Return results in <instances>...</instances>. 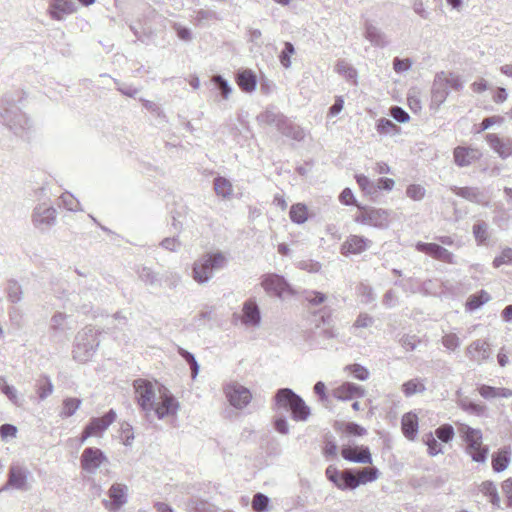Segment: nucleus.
I'll list each match as a JSON object with an SVG mask.
<instances>
[{
	"label": "nucleus",
	"instance_id": "obj_22",
	"mask_svg": "<svg viewBox=\"0 0 512 512\" xmlns=\"http://www.w3.org/2000/svg\"><path fill=\"white\" fill-rule=\"evenodd\" d=\"M449 95L448 87H447V80H446V73L440 72L437 73L432 85V91H431V103L432 105H436L439 107L441 104H443Z\"/></svg>",
	"mask_w": 512,
	"mask_h": 512
},
{
	"label": "nucleus",
	"instance_id": "obj_42",
	"mask_svg": "<svg viewBox=\"0 0 512 512\" xmlns=\"http://www.w3.org/2000/svg\"><path fill=\"white\" fill-rule=\"evenodd\" d=\"M426 390L425 384L419 378H414L402 384V392L406 397H411Z\"/></svg>",
	"mask_w": 512,
	"mask_h": 512
},
{
	"label": "nucleus",
	"instance_id": "obj_60",
	"mask_svg": "<svg viewBox=\"0 0 512 512\" xmlns=\"http://www.w3.org/2000/svg\"><path fill=\"white\" fill-rule=\"evenodd\" d=\"M61 201L63 206L69 211H78L80 210V203L76 200L72 194L66 192L61 195Z\"/></svg>",
	"mask_w": 512,
	"mask_h": 512
},
{
	"label": "nucleus",
	"instance_id": "obj_62",
	"mask_svg": "<svg viewBox=\"0 0 512 512\" xmlns=\"http://www.w3.org/2000/svg\"><path fill=\"white\" fill-rule=\"evenodd\" d=\"M390 115L399 123H406L410 120L409 114L400 106H392Z\"/></svg>",
	"mask_w": 512,
	"mask_h": 512
},
{
	"label": "nucleus",
	"instance_id": "obj_5",
	"mask_svg": "<svg viewBox=\"0 0 512 512\" xmlns=\"http://www.w3.org/2000/svg\"><path fill=\"white\" fill-rule=\"evenodd\" d=\"M459 433L465 442V451L474 462L485 463L489 455V447L484 445L483 435L480 429L463 424Z\"/></svg>",
	"mask_w": 512,
	"mask_h": 512
},
{
	"label": "nucleus",
	"instance_id": "obj_54",
	"mask_svg": "<svg viewBox=\"0 0 512 512\" xmlns=\"http://www.w3.org/2000/svg\"><path fill=\"white\" fill-rule=\"evenodd\" d=\"M454 435V428L450 424H443L435 430V436L444 443L450 442Z\"/></svg>",
	"mask_w": 512,
	"mask_h": 512
},
{
	"label": "nucleus",
	"instance_id": "obj_51",
	"mask_svg": "<svg viewBox=\"0 0 512 512\" xmlns=\"http://www.w3.org/2000/svg\"><path fill=\"white\" fill-rule=\"evenodd\" d=\"M214 189L217 195L224 198L229 197L232 193L231 183L224 177L218 176L214 179Z\"/></svg>",
	"mask_w": 512,
	"mask_h": 512
},
{
	"label": "nucleus",
	"instance_id": "obj_46",
	"mask_svg": "<svg viewBox=\"0 0 512 512\" xmlns=\"http://www.w3.org/2000/svg\"><path fill=\"white\" fill-rule=\"evenodd\" d=\"M82 401L79 398H66L63 401V407L60 412V417L68 418L75 414L79 409Z\"/></svg>",
	"mask_w": 512,
	"mask_h": 512
},
{
	"label": "nucleus",
	"instance_id": "obj_55",
	"mask_svg": "<svg viewBox=\"0 0 512 512\" xmlns=\"http://www.w3.org/2000/svg\"><path fill=\"white\" fill-rule=\"evenodd\" d=\"M346 370L349 371V373L357 380L365 381L369 378V371L366 367L354 363L346 366Z\"/></svg>",
	"mask_w": 512,
	"mask_h": 512
},
{
	"label": "nucleus",
	"instance_id": "obj_49",
	"mask_svg": "<svg viewBox=\"0 0 512 512\" xmlns=\"http://www.w3.org/2000/svg\"><path fill=\"white\" fill-rule=\"evenodd\" d=\"M473 235L477 245H484L488 239V225L484 221H477L473 225Z\"/></svg>",
	"mask_w": 512,
	"mask_h": 512
},
{
	"label": "nucleus",
	"instance_id": "obj_6",
	"mask_svg": "<svg viewBox=\"0 0 512 512\" xmlns=\"http://www.w3.org/2000/svg\"><path fill=\"white\" fill-rule=\"evenodd\" d=\"M99 344L98 331L91 326H86L75 337L73 358L79 362H87L94 355Z\"/></svg>",
	"mask_w": 512,
	"mask_h": 512
},
{
	"label": "nucleus",
	"instance_id": "obj_20",
	"mask_svg": "<svg viewBox=\"0 0 512 512\" xmlns=\"http://www.w3.org/2000/svg\"><path fill=\"white\" fill-rule=\"evenodd\" d=\"M77 4L73 0H50L48 13L57 21H62L67 15L77 11Z\"/></svg>",
	"mask_w": 512,
	"mask_h": 512
},
{
	"label": "nucleus",
	"instance_id": "obj_12",
	"mask_svg": "<svg viewBox=\"0 0 512 512\" xmlns=\"http://www.w3.org/2000/svg\"><path fill=\"white\" fill-rule=\"evenodd\" d=\"M261 285L268 294L279 298L285 293L293 294V290L287 280L275 273L264 275Z\"/></svg>",
	"mask_w": 512,
	"mask_h": 512
},
{
	"label": "nucleus",
	"instance_id": "obj_1",
	"mask_svg": "<svg viewBox=\"0 0 512 512\" xmlns=\"http://www.w3.org/2000/svg\"><path fill=\"white\" fill-rule=\"evenodd\" d=\"M20 100L19 93H6L0 104V117L4 125H6L15 135L23 136V134L31 128L28 117L16 105Z\"/></svg>",
	"mask_w": 512,
	"mask_h": 512
},
{
	"label": "nucleus",
	"instance_id": "obj_32",
	"mask_svg": "<svg viewBox=\"0 0 512 512\" xmlns=\"http://www.w3.org/2000/svg\"><path fill=\"white\" fill-rule=\"evenodd\" d=\"M352 469L355 471L356 480H358L359 486L373 482L379 477V470L375 466Z\"/></svg>",
	"mask_w": 512,
	"mask_h": 512
},
{
	"label": "nucleus",
	"instance_id": "obj_14",
	"mask_svg": "<svg viewBox=\"0 0 512 512\" xmlns=\"http://www.w3.org/2000/svg\"><path fill=\"white\" fill-rule=\"evenodd\" d=\"M116 416L115 410L110 409L102 417H92L84 428V439L101 435L116 420Z\"/></svg>",
	"mask_w": 512,
	"mask_h": 512
},
{
	"label": "nucleus",
	"instance_id": "obj_17",
	"mask_svg": "<svg viewBox=\"0 0 512 512\" xmlns=\"http://www.w3.org/2000/svg\"><path fill=\"white\" fill-rule=\"evenodd\" d=\"M68 316L62 312H56L50 319V338L54 342H61L66 339L67 332L72 329L69 325Z\"/></svg>",
	"mask_w": 512,
	"mask_h": 512
},
{
	"label": "nucleus",
	"instance_id": "obj_58",
	"mask_svg": "<svg viewBox=\"0 0 512 512\" xmlns=\"http://www.w3.org/2000/svg\"><path fill=\"white\" fill-rule=\"evenodd\" d=\"M426 190L419 184H411L406 189V195L414 201H420L425 197Z\"/></svg>",
	"mask_w": 512,
	"mask_h": 512
},
{
	"label": "nucleus",
	"instance_id": "obj_10",
	"mask_svg": "<svg viewBox=\"0 0 512 512\" xmlns=\"http://www.w3.org/2000/svg\"><path fill=\"white\" fill-rule=\"evenodd\" d=\"M30 474L28 468L23 464L12 463L8 470L7 481L1 488V491L11 488L20 491H28L30 488L28 485V477Z\"/></svg>",
	"mask_w": 512,
	"mask_h": 512
},
{
	"label": "nucleus",
	"instance_id": "obj_31",
	"mask_svg": "<svg viewBox=\"0 0 512 512\" xmlns=\"http://www.w3.org/2000/svg\"><path fill=\"white\" fill-rule=\"evenodd\" d=\"M237 84L244 92H253L256 89L257 78L251 70H243L237 73Z\"/></svg>",
	"mask_w": 512,
	"mask_h": 512
},
{
	"label": "nucleus",
	"instance_id": "obj_64",
	"mask_svg": "<svg viewBox=\"0 0 512 512\" xmlns=\"http://www.w3.org/2000/svg\"><path fill=\"white\" fill-rule=\"evenodd\" d=\"M305 299L311 304V305H320L326 300V295L319 291H308L305 294Z\"/></svg>",
	"mask_w": 512,
	"mask_h": 512
},
{
	"label": "nucleus",
	"instance_id": "obj_43",
	"mask_svg": "<svg viewBox=\"0 0 512 512\" xmlns=\"http://www.w3.org/2000/svg\"><path fill=\"white\" fill-rule=\"evenodd\" d=\"M335 71L345 77L349 81H353L356 84L357 71L349 64L346 60H338L335 66Z\"/></svg>",
	"mask_w": 512,
	"mask_h": 512
},
{
	"label": "nucleus",
	"instance_id": "obj_16",
	"mask_svg": "<svg viewBox=\"0 0 512 512\" xmlns=\"http://www.w3.org/2000/svg\"><path fill=\"white\" fill-rule=\"evenodd\" d=\"M415 248L418 252L427 254L436 260L448 264H455L453 253L437 243H426L418 241L415 244Z\"/></svg>",
	"mask_w": 512,
	"mask_h": 512
},
{
	"label": "nucleus",
	"instance_id": "obj_24",
	"mask_svg": "<svg viewBox=\"0 0 512 512\" xmlns=\"http://www.w3.org/2000/svg\"><path fill=\"white\" fill-rule=\"evenodd\" d=\"M364 395L365 389L353 382H344L334 390L335 398L342 401L361 398Z\"/></svg>",
	"mask_w": 512,
	"mask_h": 512
},
{
	"label": "nucleus",
	"instance_id": "obj_2",
	"mask_svg": "<svg viewBox=\"0 0 512 512\" xmlns=\"http://www.w3.org/2000/svg\"><path fill=\"white\" fill-rule=\"evenodd\" d=\"M227 264L228 258L222 251L206 252L194 261L192 278L198 284H206L216 272L223 270Z\"/></svg>",
	"mask_w": 512,
	"mask_h": 512
},
{
	"label": "nucleus",
	"instance_id": "obj_29",
	"mask_svg": "<svg viewBox=\"0 0 512 512\" xmlns=\"http://www.w3.org/2000/svg\"><path fill=\"white\" fill-rule=\"evenodd\" d=\"M401 428L404 436L408 440H414L418 433V417L413 412L403 415L401 420Z\"/></svg>",
	"mask_w": 512,
	"mask_h": 512
},
{
	"label": "nucleus",
	"instance_id": "obj_8",
	"mask_svg": "<svg viewBox=\"0 0 512 512\" xmlns=\"http://www.w3.org/2000/svg\"><path fill=\"white\" fill-rule=\"evenodd\" d=\"M132 386L138 406L148 416L154 409V402L156 400L154 384L147 379L138 378L133 381Z\"/></svg>",
	"mask_w": 512,
	"mask_h": 512
},
{
	"label": "nucleus",
	"instance_id": "obj_21",
	"mask_svg": "<svg viewBox=\"0 0 512 512\" xmlns=\"http://www.w3.org/2000/svg\"><path fill=\"white\" fill-rule=\"evenodd\" d=\"M341 455L342 457L353 463H359V464H371L372 463V455L370 453V450L366 446H360V447H350V446H343L341 449Z\"/></svg>",
	"mask_w": 512,
	"mask_h": 512
},
{
	"label": "nucleus",
	"instance_id": "obj_7",
	"mask_svg": "<svg viewBox=\"0 0 512 512\" xmlns=\"http://www.w3.org/2000/svg\"><path fill=\"white\" fill-rule=\"evenodd\" d=\"M357 208L358 213L355 214V222L378 229H387L389 227L391 211L361 204H357Z\"/></svg>",
	"mask_w": 512,
	"mask_h": 512
},
{
	"label": "nucleus",
	"instance_id": "obj_9",
	"mask_svg": "<svg viewBox=\"0 0 512 512\" xmlns=\"http://www.w3.org/2000/svg\"><path fill=\"white\" fill-rule=\"evenodd\" d=\"M159 401L154 402V409L152 412L155 413L159 420L164 418L175 416L180 408V403L172 392L164 385L158 387Z\"/></svg>",
	"mask_w": 512,
	"mask_h": 512
},
{
	"label": "nucleus",
	"instance_id": "obj_33",
	"mask_svg": "<svg viewBox=\"0 0 512 512\" xmlns=\"http://www.w3.org/2000/svg\"><path fill=\"white\" fill-rule=\"evenodd\" d=\"M452 191L455 195L462 197L468 201L480 204L483 200V194L478 188L474 187H453Z\"/></svg>",
	"mask_w": 512,
	"mask_h": 512
},
{
	"label": "nucleus",
	"instance_id": "obj_11",
	"mask_svg": "<svg viewBox=\"0 0 512 512\" xmlns=\"http://www.w3.org/2000/svg\"><path fill=\"white\" fill-rule=\"evenodd\" d=\"M107 462V456L101 449L96 447L85 448L80 457L81 468L89 474H95L98 468Z\"/></svg>",
	"mask_w": 512,
	"mask_h": 512
},
{
	"label": "nucleus",
	"instance_id": "obj_53",
	"mask_svg": "<svg viewBox=\"0 0 512 512\" xmlns=\"http://www.w3.org/2000/svg\"><path fill=\"white\" fill-rule=\"evenodd\" d=\"M355 179L361 190L367 195H374L377 193V187L367 176L363 174L355 175Z\"/></svg>",
	"mask_w": 512,
	"mask_h": 512
},
{
	"label": "nucleus",
	"instance_id": "obj_39",
	"mask_svg": "<svg viewBox=\"0 0 512 512\" xmlns=\"http://www.w3.org/2000/svg\"><path fill=\"white\" fill-rule=\"evenodd\" d=\"M138 276L141 281L150 286H160L162 278L160 274L154 272L151 268L143 266L138 270Z\"/></svg>",
	"mask_w": 512,
	"mask_h": 512
},
{
	"label": "nucleus",
	"instance_id": "obj_56",
	"mask_svg": "<svg viewBox=\"0 0 512 512\" xmlns=\"http://www.w3.org/2000/svg\"><path fill=\"white\" fill-rule=\"evenodd\" d=\"M294 53V45L291 42H285L284 48L279 55V61L283 67L289 68L291 66L290 58Z\"/></svg>",
	"mask_w": 512,
	"mask_h": 512
},
{
	"label": "nucleus",
	"instance_id": "obj_38",
	"mask_svg": "<svg viewBox=\"0 0 512 512\" xmlns=\"http://www.w3.org/2000/svg\"><path fill=\"white\" fill-rule=\"evenodd\" d=\"M479 490L483 493L484 496L489 498L490 503L499 508L500 507V497L498 494V490L496 485L492 481H484L479 486Z\"/></svg>",
	"mask_w": 512,
	"mask_h": 512
},
{
	"label": "nucleus",
	"instance_id": "obj_13",
	"mask_svg": "<svg viewBox=\"0 0 512 512\" xmlns=\"http://www.w3.org/2000/svg\"><path fill=\"white\" fill-rule=\"evenodd\" d=\"M226 397L231 406L236 409L245 408L252 399L250 390L238 383H231L225 388Z\"/></svg>",
	"mask_w": 512,
	"mask_h": 512
},
{
	"label": "nucleus",
	"instance_id": "obj_37",
	"mask_svg": "<svg viewBox=\"0 0 512 512\" xmlns=\"http://www.w3.org/2000/svg\"><path fill=\"white\" fill-rule=\"evenodd\" d=\"M190 512H219V508L207 500L192 498L187 503Z\"/></svg>",
	"mask_w": 512,
	"mask_h": 512
},
{
	"label": "nucleus",
	"instance_id": "obj_23",
	"mask_svg": "<svg viewBox=\"0 0 512 512\" xmlns=\"http://www.w3.org/2000/svg\"><path fill=\"white\" fill-rule=\"evenodd\" d=\"M485 138L490 148L493 149L502 159H506L512 155L511 138H500L494 133H488Z\"/></svg>",
	"mask_w": 512,
	"mask_h": 512
},
{
	"label": "nucleus",
	"instance_id": "obj_59",
	"mask_svg": "<svg viewBox=\"0 0 512 512\" xmlns=\"http://www.w3.org/2000/svg\"><path fill=\"white\" fill-rule=\"evenodd\" d=\"M503 264H512V248L506 247L502 250L501 255L496 256L493 260V267L499 268Z\"/></svg>",
	"mask_w": 512,
	"mask_h": 512
},
{
	"label": "nucleus",
	"instance_id": "obj_30",
	"mask_svg": "<svg viewBox=\"0 0 512 512\" xmlns=\"http://www.w3.org/2000/svg\"><path fill=\"white\" fill-rule=\"evenodd\" d=\"M492 468L495 472L499 473L504 471L510 461H511V452L509 448H501L497 452L492 454Z\"/></svg>",
	"mask_w": 512,
	"mask_h": 512
},
{
	"label": "nucleus",
	"instance_id": "obj_40",
	"mask_svg": "<svg viewBox=\"0 0 512 512\" xmlns=\"http://www.w3.org/2000/svg\"><path fill=\"white\" fill-rule=\"evenodd\" d=\"M289 216L293 223L303 224L308 219V208L303 203L293 204L290 208Z\"/></svg>",
	"mask_w": 512,
	"mask_h": 512
},
{
	"label": "nucleus",
	"instance_id": "obj_15",
	"mask_svg": "<svg viewBox=\"0 0 512 512\" xmlns=\"http://www.w3.org/2000/svg\"><path fill=\"white\" fill-rule=\"evenodd\" d=\"M57 211L52 206H46L45 204H39L34 208L32 214V221L36 228L41 231L49 229L56 223Z\"/></svg>",
	"mask_w": 512,
	"mask_h": 512
},
{
	"label": "nucleus",
	"instance_id": "obj_25",
	"mask_svg": "<svg viewBox=\"0 0 512 512\" xmlns=\"http://www.w3.org/2000/svg\"><path fill=\"white\" fill-rule=\"evenodd\" d=\"M127 487L122 484H113L109 489L110 500H104L105 507L109 510H117L127 501L126 499Z\"/></svg>",
	"mask_w": 512,
	"mask_h": 512
},
{
	"label": "nucleus",
	"instance_id": "obj_63",
	"mask_svg": "<svg viewBox=\"0 0 512 512\" xmlns=\"http://www.w3.org/2000/svg\"><path fill=\"white\" fill-rule=\"evenodd\" d=\"M344 432L352 436H363L367 430L355 422H348L344 424Z\"/></svg>",
	"mask_w": 512,
	"mask_h": 512
},
{
	"label": "nucleus",
	"instance_id": "obj_52",
	"mask_svg": "<svg viewBox=\"0 0 512 512\" xmlns=\"http://www.w3.org/2000/svg\"><path fill=\"white\" fill-rule=\"evenodd\" d=\"M423 442L427 445V451L430 456H436L440 453H443L442 446L437 441L433 433H426L423 436Z\"/></svg>",
	"mask_w": 512,
	"mask_h": 512
},
{
	"label": "nucleus",
	"instance_id": "obj_50",
	"mask_svg": "<svg viewBox=\"0 0 512 512\" xmlns=\"http://www.w3.org/2000/svg\"><path fill=\"white\" fill-rule=\"evenodd\" d=\"M178 353L189 365L190 370H191V377H192V379H195L199 373L200 366H199L194 354H192L191 352L187 351L184 348H179Z\"/></svg>",
	"mask_w": 512,
	"mask_h": 512
},
{
	"label": "nucleus",
	"instance_id": "obj_28",
	"mask_svg": "<svg viewBox=\"0 0 512 512\" xmlns=\"http://www.w3.org/2000/svg\"><path fill=\"white\" fill-rule=\"evenodd\" d=\"M454 162L459 167H466L478 160L480 154L476 149L457 146L453 152Z\"/></svg>",
	"mask_w": 512,
	"mask_h": 512
},
{
	"label": "nucleus",
	"instance_id": "obj_35",
	"mask_svg": "<svg viewBox=\"0 0 512 512\" xmlns=\"http://www.w3.org/2000/svg\"><path fill=\"white\" fill-rule=\"evenodd\" d=\"M0 390L15 406L21 407L23 405L24 399L18 395L14 386L7 383L4 376H0Z\"/></svg>",
	"mask_w": 512,
	"mask_h": 512
},
{
	"label": "nucleus",
	"instance_id": "obj_18",
	"mask_svg": "<svg viewBox=\"0 0 512 512\" xmlns=\"http://www.w3.org/2000/svg\"><path fill=\"white\" fill-rule=\"evenodd\" d=\"M241 323L246 327L257 328L261 324V311L254 298H249L243 303Z\"/></svg>",
	"mask_w": 512,
	"mask_h": 512
},
{
	"label": "nucleus",
	"instance_id": "obj_26",
	"mask_svg": "<svg viewBox=\"0 0 512 512\" xmlns=\"http://www.w3.org/2000/svg\"><path fill=\"white\" fill-rule=\"evenodd\" d=\"M364 37L375 47L385 48L389 45L386 34L369 21L364 24Z\"/></svg>",
	"mask_w": 512,
	"mask_h": 512
},
{
	"label": "nucleus",
	"instance_id": "obj_27",
	"mask_svg": "<svg viewBox=\"0 0 512 512\" xmlns=\"http://www.w3.org/2000/svg\"><path fill=\"white\" fill-rule=\"evenodd\" d=\"M466 354L471 360L481 362L490 357V346L485 340L478 339L467 347Z\"/></svg>",
	"mask_w": 512,
	"mask_h": 512
},
{
	"label": "nucleus",
	"instance_id": "obj_41",
	"mask_svg": "<svg viewBox=\"0 0 512 512\" xmlns=\"http://www.w3.org/2000/svg\"><path fill=\"white\" fill-rule=\"evenodd\" d=\"M491 297L488 292L481 290L473 295H470L466 302V307L470 311L480 308L482 305L490 301Z\"/></svg>",
	"mask_w": 512,
	"mask_h": 512
},
{
	"label": "nucleus",
	"instance_id": "obj_45",
	"mask_svg": "<svg viewBox=\"0 0 512 512\" xmlns=\"http://www.w3.org/2000/svg\"><path fill=\"white\" fill-rule=\"evenodd\" d=\"M53 390V383L48 376H42L36 383V391L40 400H44L50 396Z\"/></svg>",
	"mask_w": 512,
	"mask_h": 512
},
{
	"label": "nucleus",
	"instance_id": "obj_61",
	"mask_svg": "<svg viewBox=\"0 0 512 512\" xmlns=\"http://www.w3.org/2000/svg\"><path fill=\"white\" fill-rule=\"evenodd\" d=\"M160 278H162V283H166L170 288L177 287L181 280V277L177 272L168 270L161 274Z\"/></svg>",
	"mask_w": 512,
	"mask_h": 512
},
{
	"label": "nucleus",
	"instance_id": "obj_57",
	"mask_svg": "<svg viewBox=\"0 0 512 512\" xmlns=\"http://www.w3.org/2000/svg\"><path fill=\"white\" fill-rule=\"evenodd\" d=\"M7 295H8L9 300L12 303H17L21 300L22 290H21L20 285L16 281L10 280L8 282Z\"/></svg>",
	"mask_w": 512,
	"mask_h": 512
},
{
	"label": "nucleus",
	"instance_id": "obj_34",
	"mask_svg": "<svg viewBox=\"0 0 512 512\" xmlns=\"http://www.w3.org/2000/svg\"><path fill=\"white\" fill-rule=\"evenodd\" d=\"M458 406L462 410L478 417L485 416L487 412V407L485 405L478 404L470 400L468 397L461 398L458 401Z\"/></svg>",
	"mask_w": 512,
	"mask_h": 512
},
{
	"label": "nucleus",
	"instance_id": "obj_44",
	"mask_svg": "<svg viewBox=\"0 0 512 512\" xmlns=\"http://www.w3.org/2000/svg\"><path fill=\"white\" fill-rule=\"evenodd\" d=\"M251 507L254 512H268L270 510V498L257 492L253 495Z\"/></svg>",
	"mask_w": 512,
	"mask_h": 512
},
{
	"label": "nucleus",
	"instance_id": "obj_48",
	"mask_svg": "<svg viewBox=\"0 0 512 512\" xmlns=\"http://www.w3.org/2000/svg\"><path fill=\"white\" fill-rule=\"evenodd\" d=\"M376 129L380 134L394 135L399 133L400 127L396 125L392 120L387 118H381L377 121Z\"/></svg>",
	"mask_w": 512,
	"mask_h": 512
},
{
	"label": "nucleus",
	"instance_id": "obj_47",
	"mask_svg": "<svg viewBox=\"0 0 512 512\" xmlns=\"http://www.w3.org/2000/svg\"><path fill=\"white\" fill-rule=\"evenodd\" d=\"M211 82L214 84L215 88L220 92L224 99H228L232 92V87L229 82L224 79L220 74H215L211 78Z\"/></svg>",
	"mask_w": 512,
	"mask_h": 512
},
{
	"label": "nucleus",
	"instance_id": "obj_36",
	"mask_svg": "<svg viewBox=\"0 0 512 512\" xmlns=\"http://www.w3.org/2000/svg\"><path fill=\"white\" fill-rule=\"evenodd\" d=\"M358 486L359 482L356 480L355 471L351 468L342 471L336 487L341 490H354Z\"/></svg>",
	"mask_w": 512,
	"mask_h": 512
},
{
	"label": "nucleus",
	"instance_id": "obj_19",
	"mask_svg": "<svg viewBox=\"0 0 512 512\" xmlns=\"http://www.w3.org/2000/svg\"><path fill=\"white\" fill-rule=\"evenodd\" d=\"M372 245V241L364 236L360 235H350L346 238V240L342 243L340 251L344 256H348L351 254H360L367 249H369Z\"/></svg>",
	"mask_w": 512,
	"mask_h": 512
},
{
	"label": "nucleus",
	"instance_id": "obj_4",
	"mask_svg": "<svg viewBox=\"0 0 512 512\" xmlns=\"http://www.w3.org/2000/svg\"><path fill=\"white\" fill-rule=\"evenodd\" d=\"M257 120L261 124L275 126L283 136L296 141L304 139V130L299 125L290 121L284 114L277 111L274 107L267 108L264 112L260 113L257 116Z\"/></svg>",
	"mask_w": 512,
	"mask_h": 512
},
{
	"label": "nucleus",
	"instance_id": "obj_3",
	"mask_svg": "<svg viewBox=\"0 0 512 512\" xmlns=\"http://www.w3.org/2000/svg\"><path fill=\"white\" fill-rule=\"evenodd\" d=\"M274 399L276 407L289 411L294 421H306L311 414L303 398L290 388L278 389Z\"/></svg>",
	"mask_w": 512,
	"mask_h": 512
}]
</instances>
